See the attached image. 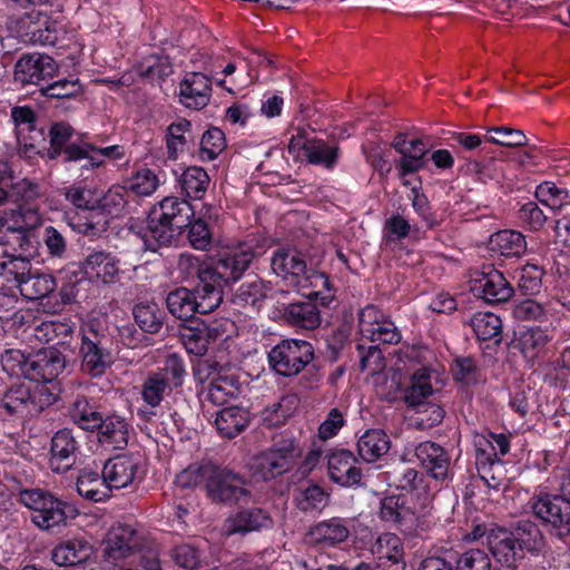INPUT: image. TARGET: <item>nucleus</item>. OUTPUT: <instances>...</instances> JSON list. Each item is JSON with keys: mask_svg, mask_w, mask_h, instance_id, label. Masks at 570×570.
Returning <instances> with one entry per match:
<instances>
[{"mask_svg": "<svg viewBox=\"0 0 570 570\" xmlns=\"http://www.w3.org/2000/svg\"><path fill=\"white\" fill-rule=\"evenodd\" d=\"M56 286L53 276L33 268L28 258L3 250L0 259L1 288H17L24 298L35 301L48 296Z\"/></svg>", "mask_w": 570, "mask_h": 570, "instance_id": "nucleus-1", "label": "nucleus"}, {"mask_svg": "<svg viewBox=\"0 0 570 570\" xmlns=\"http://www.w3.org/2000/svg\"><path fill=\"white\" fill-rule=\"evenodd\" d=\"M272 271L297 291L311 288L307 297L328 301L332 296L323 294L330 292L328 278L317 271L307 268L304 255L295 247H281L271 257Z\"/></svg>", "mask_w": 570, "mask_h": 570, "instance_id": "nucleus-2", "label": "nucleus"}, {"mask_svg": "<svg viewBox=\"0 0 570 570\" xmlns=\"http://www.w3.org/2000/svg\"><path fill=\"white\" fill-rule=\"evenodd\" d=\"M193 216L194 210L187 200L167 196L150 210L148 234L159 245L168 244L190 224Z\"/></svg>", "mask_w": 570, "mask_h": 570, "instance_id": "nucleus-3", "label": "nucleus"}, {"mask_svg": "<svg viewBox=\"0 0 570 570\" xmlns=\"http://www.w3.org/2000/svg\"><path fill=\"white\" fill-rule=\"evenodd\" d=\"M153 540L141 528L118 523L112 525L104 541V558L111 563H118L140 557H150Z\"/></svg>", "mask_w": 570, "mask_h": 570, "instance_id": "nucleus-4", "label": "nucleus"}, {"mask_svg": "<svg viewBox=\"0 0 570 570\" xmlns=\"http://www.w3.org/2000/svg\"><path fill=\"white\" fill-rule=\"evenodd\" d=\"M72 135V128L68 124H55L50 128V157L53 158L60 154L63 148L66 160H87L85 166L98 167L105 160H117L124 157V148L114 145L105 148H97L89 142L69 144L67 141Z\"/></svg>", "mask_w": 570, "mask_h": 570, "instance_id": "nucleus-5", "label": "nucleus"}, {"mask_svg": "<svg viewBox=\"0 0 570 570\" xmlns=\"http://www.w3.org/2000/svg\"><path fill=\"white\" fill-rule=\"evenodd\" d=\"M475 464L480 478L494 490L505 485L507 474L499 456L510 450L509 440L504 434L475 435Z\"/></svg>", "mask_w": 570, "mask_h": 570, "instance_id": "nucleus-6", "label": "nucleus"}, {"mask_svg": "<svg viewBox=\"0 0 570 570\" xmlns=\"http://www.w3.org/2000/svg\"><path fill=\"white\" fill-rule=\"evenodd\" d=\"M19 499L30 510L32 523L41 530L49 531L65 525L71 512L69 505L40 489L23 490Z\"/></svg>", "mask_w": 570, "mask_h": 570, "instance_id": "nucleus-7", "label": "nucleus"}, {"mask_svg": "<svg viewBox=\"0 0 570 570\" xmlns=\"http://www.w3.org/2000/svg\"><path fill=\"white\" fill-rule=\"evenodd\" d=\"M301 455V449L292 439L282 440L271 449L255 454L247 465L258 480H272L287 471L296 458Z\"/></svg>", "mask_w": 570, "mask_h": 570, "instance_id": "nucleus-8", "label": "nucleus"}, {"mask_svg": "<svg viewBox=\"0 0 570 570\" xmlns=\"http://www.w3.org/2000/svg\"><path fill=\"white\" fill-rule=\"evenodd\" d=\"M312 345L303 340H283L268 353L271 367L279 375L294 376L313 360Z\"/></svg>", "mask_w": 570, "mask_h": 570, "instance_id": "nucleus-9", "label": "nucleus"}, {"mask_svg": "<svg viewBox=\"0 0 570 570\" xmlns=\"http://www.w3.org/2000/svg\"><path fill=\"white\" fill-rule=\"evenodd\" d=\"M470 289L474 296L488 303L507 302L513 295V287L492 265L483 266L472 273Z\"/></svg>", "mask_w": 570, "mask_h": 570, "instance_id": "nucleus-10", "label": "nucleus"}, {"mask_svg": "<svg viewBox=\"0 0 570 570\" xmlns=\"http://www.w3.org/2000/svg\"><path fill=\"white\" fill-rule=\"evenodd\" d=\"M104 478L110 489H125L140 482L145 470L139 453L118 454L104 465Z\"/></svg>", "mask_w": 570, "mask_h": 570, "instance_id": "nucleus-11", "label": "nucleus"}, {"mask_svg": "<svg viewBox=\"0 0 570 570\" xmlns=\"http://www.w3.org/2000/svg\"><path fill=\"white\" fill-rule=\"evenodd\" d=\"M55 60L43 53L22 55L14 66V81L24 85L41 86L57 73Z\"/></svg>", "mask_w": 570, "mask_h": 570, "instance_id": "nucleus-12", "label": "nucleus"}, {"mask_svg": "<svg viewBox=\"0 0 570 570\" xmlns=\"http://www.w3.org/2000/svg\"><path fill=\"white\" fill-rule=\"evenodd\" d=\"M534 515L550 524L558 535L570 531V502L558 495H537L530 501Z\"/></svg>", "mask_w": 570, "mask_h": 570, "instance_id": "nucleus-13", "label": "nucleus"}, {"mask_svg": "<svg viewBox=\"0 0 570 570\" xmlns=\"http://www.w3.org/2000/svg\"><path fill=\"white\" fill-rule=\"evenodd\" d=\"M358 330L362 337L373 343L396 344L401 340L394 323L373 305L361 311Z\"/></svg>", "mask_w": 570, "mask_h": 570, "instance_id": "nucleus-14", "label": "nucleus"}, {"mask_svg": "<svg viewBox=\"0 0 570 570\" xmlns=\"http://www.w3.org/2000/svg\"><path fill=\"white\" fill-rule=\"evenodd\" d=\"M206 492L213 501L218 502H239L249 497L240 475L216 465L215 472L206 483Z\"/></svg>", "mask_w": 570, "mask_h": 570, "instance_id": "nucleus-15", "label": "nucleus"}, {"mask_svg": "<svg viewBox=\"0 0 570 570\" xmlns=\"http://www.w3.org/2000/svg\"><path fill=\"white\" fill-rule=\"evenodd\" d=\"M81 367L91 376H98L111 364V354L92 326H83L80 344Z\"/></svg>", "mask_w": 570, "mask_h": 570, "instance_id": "nucleus-16", "label": "nucleus"}, {"mask_svg": "<svg viewBox=\"0 0 570 570\" xmlns=\"http://www.w3.org/2000/svg\"><path fill=\"white\" fill-rule=\"evenodd\" d=\"M487 544L495 561V570H517L523 558L515 538L510 530L492 529L487 535Z\"/></svg>", "mask_w": 570, "mask_h": 570, "instance_id": "nucleus-17", "label": "nucleus"}, {"mask_svg": "<svg viewBox=\"0 0 570 570\" xmlns=\"http://www.w3.org/2000/svg\"><path fill=\"white\" fill-rule=\"evenodd\" d=\"M254 257L253 247L246 244L225 250L220 254L216 265L212 267L213 278H217L222 284L237 282Z\"/></svg>", "mask_w": 570, "mask_h": 570, "instance_id": "nucleus-18", "label": "nucleus"}, {"mask_svg": "<svg viewBox=\"0 0 570 570\" xmlns=\"http://www.w3.org/2000/svg\"><path fill=\"white\" fill-rule=\"evenodd\" d=\"M27 379L38 383H51L66 366V358L55 346L41 348L29 355Z\"/></svg>", "mask_w": 570, "mask_h": 570, "instance_id": "nucleus-19", "label": "nucleus"}, {"mask_svg": "<svg viewBox=\"0 0 570 570\" xmlns=\"http://www.w3.org/2000/svg\"><path fill=\"white\" fill-rule=\"evenodd\" d=\"M288 151L295 157H305L308 163L332 167L337 158V147L318 139H306L302 135L292 137Z\"/></svg>", "mask_w": 570, "mask_h": 570, "instance_id": "nucleus-20", "label": "nucleus"}, {"mask_svg": "<svg viewBox=\"0 0 570 570\" xmlns=\"http://www.w3.org/2000/svg\"><path fill=\"white\" fill-rule=\"evenodd\" d=\"M415 455L434 480L445 482L450 479V456L439 444L422 442L416 446Z\"/></svg>", "mask_w": 570, "mask_h": 570, "instance_id": "nucleus-21", "label": "nucleus"}, {"mask_svg": "<svg viewBox=\"0 0 570 570\" xmlns=\"http://www.w3.org/2000/svg\"><path fill=\"white\" fill-rule=\"evenodd\" d=\"M328 475L332 481L342 487H353L361 483L362 473L357 460L352 452L337 450L327 461Z\"/></svg>", "mask_w": 570, "mask_h": 570, "instance_id": "nucleus-22", "label": "nucleus"}, {"mask_svg": "<svg viewBox=\"0 0 570 570\" xmlns=\"http://www.w3.org/2000/svg\"><path fill=\"white\" fill-rule=\"evenodd\" d=\"M78 441L69 429H62L51 439L50 466L55 472H65L75 463Z\"/></svg>", "mask_w": 570, "mask_h": 570, "instance_id": "nucleus-23", "label": "nucleus"}, {"mask_svg": "<svg viewBox=\"0 0 570 570\" xmlns=\"http://www.w3.org/2000/svg\"><path fill=\"white\" fill-rule=\"evenodd\" d=\"M393 147L401 155L400 176L415 173L425 166L428 147L421 139L406 140L405 136L400 134L394 138Z\"/></svg>", "mask_w": 570, "mask_h": 570, "instance_id": "nucleus-24", "label": "nucleus"}, {"mask_svg": "<svg viewBox=\"0 0 570 570\" xmlns=\"http://www.w3.org/2000/svg\"><path fill=\"white\" fill-rule=\"evenodd\" d=\"M210 91V81L204 73H188L179 86L180 102L190 109H202L208 104Z\"/></svg>", "mask_w": 570, "mask_h": 570, "instance_id": "nucleus-25", "label": "nucleus"}, {"mask_svg": "<svg viewBox=\"0 0 570 570\" xmlns=\"http://www.w3.org/2000/svg\"><path fill=\"white\" fill-rule=\"evenodd\" d=\"M372 554L377 559V568L389 570H404L403 544L401 539L393 533H384L377 538L371 548Z\"/></svg>", "mask_w": 570, "mask_h": 570, "instance_id": "nucleus-26", "label": "nucleus"}, {"mask_svg": "<svg viewBox=\"0 0 570 570\" xmlns=\"http://www.w3.org/2000/svg\"><path fill=\"white\" fill-rule=\"evenodd\" d=\"M273 521L269 514L261 508L242 510L227 518L223 524L226 535L245 533L269 528Z\"/></svg>", "mask_w": 570, "mask_h": 570, "instance_id": "nucleus-27", "label": "nucleus"}, {"mask_svg": "<svg viewBox=\"0 0 570 570\" xmlns=\"http://www.w3.org/2000/svg\"><path fill=\"white\" fill-rule=\"evenodd\" d=\"M82 271L89 281L108 284L118 275L119 262L111 254L96 252L85 259Z\"/></svg>", "mask_w": 570, "mask_h": 570, "instance_id": "nucleus-28", "label": "nucleus"}, {"mask_svg": "<svg viewBox=\"0 0 570 570\" xmlns=\"http://www.w3.org/2000/svg\"><path fill=\"white\" fill-rule=\"evenodd\" d=\"M218 335L217 327L204 322H196L193 325L183 327L180 331V338L186 351L195 355H204L210 343L216 341Z\"/></svg>", "mask_w": 570, "mask_h": 570, "instance_id": "nucleus-29", "label": "nucleus"}, {"mask_svg": "<svg viewBox=\"0 0 570 570\" xmlns=\"http://www.w3.org/2000/svg\"><path fill=\"white\" fill-rule=\"evenodd\" d=\"M436 382L435 372L421 367L414 371L411 375L410 385L403 391V399L409 406H417L431 396L434 391V383Z\"/></svg>", "mask_w": 570, "mask_h": 570, "instance_id": "nucleus-30", "label": "nucleus"}, {"mask_svg": "<svg viewBox=\"0 0 570 570\" xmlns=\"http://www.w3.org/2000/svg\"><path fill=\"white\" fill-rule=\"evenodd\" d=\"M249 412L242 406H227L217 411L215 425L222 436L234 438L249 424Z\"/></svg>", "mask_w": 570, "mask_h": 570, "instance_id": "nucleus-31", "label": "nucleus"}, {"mask_svg": "<svg viewBox=\"0 0 570 570\" xmlns=\"http://www.w3.org/2000/svg\"><path fill=\"white\" fill-rule=\"evenodd\" d=\"M99 430V442L111 449H121L128 443V424L121 416L111 415L102 419Z\"/></svg>", "mask_w": 570, "mask_h": 570, "instance_id": "nucleus-32", "label": "nucleus"}, {"mask_svg": "<svg viewBox=\"0 0 570 570\" xmlns=\"http://www.w3.org/2000/svg\"><path fill=\"white\" fill-rule=\"evenodd\" d=\"M110 485L104 478V472L83 469L77 480L78 493L87 500L100 502L109 498Z\"/></svg>", "mask_w": 570, "mask_h": 570, "instance_id": "nucleus-33", "label": "nucleus"}, {"mask_svg": "<svg viewBox=\"0 0 570 570\" xmlns=\"http://www.w3.org/2000/svg\"><path fill=\"white\" fill-rule=\"evenodd\" d=\"M3 407L10 414L19 415H36L37 409L35 407L31 389L24 384L12 385L3 395Z\"/></svg>", "mask_w": 570, "mask_h": 570, "instance_id": "nucleus-34", "label": "nucleus"}, {"mask_svg": "<svg viewBox=\"0 0 570 570\" xmlns=\"http://www.w3.org/2000/svg\"><path fill=\"white\" fill-rule=\"evenodd\" d=\"M92 547L83 540H70L52 550V561L60 566H75L85 562L92 554Z\"/></svg>", "mask_w": 570, "mask_h": 570, "instance_id": "nucleus-35", "label": "nucleus"}, {"mask_svg": "<svg viewBox=\"0 0 570 570\" xmlns=\"http://www.w3.org/2000/svg\"><path fill=\"white\" fill-rule=\"evenodd\" d=\"M390 450V439L381 430H367L357 441V452L366 462H375Z\"/></svg>", "mask_w": 570, "mask_h": 570, "instance_id": "nucleus-36", "label": "nucleus"}, {"mask_svg": "<svg viewBox=\"0 0 570 570\" xmlns=\"http://www.w3.org/2000/svg\"><path fill=\"white\" fill-rule=\"evenodd\" d=\"M489 248L501 256H520L525 252L527 243L520 232L505 229L491 235Z\"/></svg>", "mask_w": 570, "mask_h": 570, "instance_id": "nucleus-37", "label": "nucleus"}, {"mask_svg": "<svg viewBox=\"0 0 570 570\" xmlns=\"http://www.w3.org/2000/svg\"><path fill=\"white\" fill-rule=\"evenodd\" d=\"M284 316L292 325L306 330L316 328L322 321L321 312L313 301L289 304Z\"/></svg>", "mask_w": 570, "mask_h": 570, "instance_id": "nucleus-38", "label": "nucleus"}, {"mask_svg": "<svg viewBox=\"0 0 570 570\" xmlns=\"http://www.w3.org/2000/svg\"><path fill=\"white\" fill-rule=\"evenodd\" d=\"M350 531L347 527L337 519L320 522L309 532V540L315 543L333 546L347 539Z\"/></svg>", "mask_w": 570, "mask_h": 570, "instance_id": "nucleus-39", "label": "nucleus"}, {"mask_svg": "<svg viewBox=\"0 0 570 570\" xmlns=\"http://www.w3.org/2000/svg\"><path fill=\"white\" fill-rule=\"evenodd\" d=\"M223 284L214 277L212 281H200L195 294L196 313L207 314L217 308L223 301Z\"/></svg>", "mask_w": 570, "mask_h": 570, "instance_id": "nucleus-40", "label": "nucleus"}, {"mask_svg": "<svg viewBox=\"0 0 570 570\" xmlns=\"http://www.w3.org/2000/svg\"><path fill=\"white\" fill-rule=\"evenodd\" d=\"M11 118L17 128V139L20 144V154L27 158H31L38 154L33 144H28L23 137L24 131H32L35 129V114L29 107H14L11 110Z\"/></svg>", "mask_w": 570, "mask_h": 570, "instance_id": "nucleus-41", "label": "nucleus"}, {"mask_svg": "<svg viewBox=\"0 0 570 570\" xmlns=\"http://www.w3.org/2000/svg\"><path fill=\"white\" fill-rule=\"evenodd\" d=\"M552 340L547 328L531 327L522 331L517 338V347L525 358H534Z\"/></svg>", "mask_w": 570, "mask_h": 570, "instance_id": "nucleus-42", "label": "nucleus"}, {"mask_svg": "<svg viewBox=\"0 0 570 570\" xmlns=\"http://www.w3.org/2000/svg\"><path fill=\"white\" fill-rule=\"evenodd\" d=\"M380 517L386 522L409 527L415 521L412 510L405 507L404 500L396 495H390L382 500Z\"/></svg>", "mask_w": 570, "mask_h": 570, "instance_id": "nucleus-43", "label": "nucleus"}, {"mask_svg": "<svg viewBox=\"0 0 570 570\" xmlns=\"http://www.w3.org/2000/svg\"><path fill=\"white\" fill-rule=\"evenodd\" d=\"M178 181L187 197L200 199L208 188L209 176L203 168L191 166L180 174Z\"/></svg>", "mask_w": 570, "mask_h": 570, "instance_id": "nucleus-44", "label": "nucleus"}, {"mask_svg": "<svg viewBox=\"0 0 570 570\" xmlns=\"http://www.w3.org/2000/svg\"><path fill=\"white\" fill-rule=\"evenodd\" d=\"M403 367L397 363L386 372L377 375L373 381L376 393L386 400H395L402 392Z\"/></svg>", "mask_w": 570, "mask_h": 570, "instance_id": "nucleus-45", "label": "nucleus"}, {"mask_svg": "<svg viewBox=\"0 0 570 570\" xmlns=\"http://www.w3.org/2000/svg\"><path fill=\"white\" fill-rule=\"evenodd\" d=\"M166 302L168 311L177 318L189 320L196 313L195 294L185 287L170 292Z\"/></svg>", "mask_w": 570, "mask_h": 570, "instance_id": "nucleus-46", "label": "nucleus"}, {"mask_svg": "<svg viewBox=\"0 0 570 570\" xmlns=\"http://www.w3.org/2000/svg\"><path fill=\"white\" fill-rule=\"evenodd\" d=\"M515 538V543L521 551L528 550L531 553L541 552L544 548V539L539 528L529 521L520 522L518 527L511 531Z\"/></svg>", "mask_w": 570, "mask_h": 570, "instance_id": "nucleus-47", "label": "nucleus"}, {"mask_svg": "<svg viewBox=\"0 0 570 570\" xmlns=\"http://www.w3.org/2000/svg\"><path fill=\"white\" fill-rule=\"evenodd\" d=\"M535 197L552 210H561L570 205V193L551 181L541 183L535 189Z\"/></svg>", "mask_w": 570, "mask_h": 570, "instance_id": "nucleus-48", "label": "nucleus"}, {"mask_svg": "<svg viewBox=\"0 0 570 570\" xmlns=\"http://www.w3.org/2000/svg\"><path fill=\"white\" fill-rule=\"evenodd\" d=\"M215 472L212 462L193 463L176 475L175 482L180 488H193L200 483H207Z\"/></svg>", "mask_w": 570, "mask_h": 570, "instance_id": "nucleus-49", "label": "nucleus"}, {"mask_svg": "<svg viewBox=\"0 0 570 570\" xmlns=\"http://www.w3.org/2000/svg\"><path fill=\"white\" fill-rule=\"evenodd\" d=\"M190 122L186 119L169 125L167 129V149L169 158L176 159L190 140Z\"/></svg>", "mask_w": 570, "mask_h": 570, "instance_id": "nucleus-50", "label": "nucleus"}, {"mask_svg": "<svg viewBox=\"0 0 570 570\" xmlns=\"http://www.w3.org/2000/svg\"><path fill=\"white\" fill-rule=\"evenodd\" d=\"M177 272L183 281H188L194 277H197L199 281H212L214 273L212 266L202 264L196 256L188 253H184L179 256Z\"/></svg>", "mask_w": 570, "mask_h": 570, "instance_id": "nucleus-51", "label": "nucleus"}, {"mask_svg": "<svg viewBox=\"0 0 570 570\" xmlns=\"http://www.w3.org/2000/svg\"><path fill=\"white\" fill-rule=\"evenodd\" d=\"M202 393L205 401L224 405L236 393L235 381L224 376L214 377Z\"/></svg>", "mask_w": 570, "mask_h": 570, "instance_id": "nucleus-52", "label": "nucleus"}, {"mask_svg": "<svg viewBox=\"0 0 570 570\" xmlns=\"http://www.w3.org/2000/svg\"><path fill=\"white\" fill-rule=\"evenodd\" d=\"M155 373L161 376L170 390L181 386L187 375L185 363L177 354L168 355Z\"/></svg>", "mask_w": 570, "mask_h": 570, "instance_id": "nucleus-53", "label": "nucleus"}, {"mask_svg": "<svg viewBox=\"0 0 570 570\" xmlns=\"http://www.w3.org/2000/svg\"><path fill=\"white\" fill-rule=\"evenodd\" d=\"M137 325L147 333H157L163 324L161 312L155 303H140L134 307Z\"/></svg>", "mask_w": 570, "mask_h": 570, "instance_id": "nucleus-54", "label": "nucleus"}, {"mask_svg": "<svg viewBox=\"0 0 570 570\" xmlns=\"http://www.w3.org/2000/svg\"><path fill=\"white\" fill-rule=\"evenodd\" d=\"M72 421L83 430H95L101 424L102 416L85 399H77L71 407Z\"/></svg>", "mask_w": 570, "mask_h": 570, "instance_id": "nucleus-55", "label": "nucleus"}, {"mask_svg": "<svg viewBox=\"0 0 570 570\" xmlns=\"http://www.w3.org/2000/svg\"><path fill=\"white\" fill-rule=\"evenodd\" d=\"M127 196L128 191L125 187L112 186L101 198H98V207L111 217H118L126 209Z\"/></svg>", "mask_w": 570, "mask_h": 570, "instance_id": "nucleus-56", "label": "nucleus"}, {"mask_svg": "<svg viewBox=\"0 0 570 570\" xmlns=\"http://www.w3.org/2000/svg\"><path fill=\"white\" fill-rule=\"evenodd\" d=\"M472 328L478 338L487 341L500 335L501 320L490 312L476 313L471 320Z\"/></svg>", "mask_w": 570, "mask_h": 570, "instance_id": "nucleus-57", "label": "nucleus"}, {"mask_svg": "<svg viewBox=\"0 0 570 570\" xmlns=\"http://www.w3.org/2000/svg\"><path fill=\"white\" fill-rule=\"evenodd\" d=\"M41 197V190L38 184L28 179H22L12 186L11 198L16 203L14 209L36 207L35 202Z\"/></svg>", "mask_w": 570, "mask_h": 570, "instance_id": "nucleus-58", "label": "nucleus"}, {"mask_svg": "<svg viewBox=\"0 0 570 570\" xmlns=\"http://www.w3.org/2000/svg\"><path fill=\"white\" fill-rule=\"evenodd\" d=\"M170 391L171 390L163 381L161 376L153 372L146 377L141 385V397L147 405L156 407Z\"/></svg>", "mask_w": 570, "mask_h": 570, "instance_id": "nucleus-59", "label": "nucleus"}, {"mask_svg": "<svg viewBox=\"0 0 570 570\" xmlns=\"http://www.w3.org/2000/svg\"><path fill=\"white\" fill-rule=\"evenodd\" d=\"M513 314L519 320L544 322L552 316L553 308L550 304H541L533 299H525L514 307Z\"/></svg>", "mask_w": 570, "mask_h": 570, "instance_id": "nucleus-60", "label": "nucleus"}, {"mask_svg": "<svg viewBox=\"0 0 570 570\" xmlns=\"http://www.w3.org/2000/svg\"><path fill=\"white\" fill-rule=\"evenodd\" d=\"M225 136L218 128H210L204 132L199 142V157L202 160H213L225 149Z\"/></svg>", "mask_w": 570, "mask_h": 570, "instance_id": "nucleus-61", "label": "nucleus"}, {"mask_svg": "<svg viewBox=\"0 0 570 570\" xmlns=\"http://www.w3.org/2000/svg\"><path fill=\"white\" fill-rule=\"evenodd\" d=\"M72 332L69 322L45 321L33 328V336L40 343H49L56 338H63Z\"/></svg>", "mask_w": 570, "mask_h": 570, "instance_id": "nucleus-62", "label": "nucleus"}, {"mask_svg": "<svg viewBox=\"0 0 570 570\" xmlns=\"http://www.w3.org/2000/svg\"><path fill=\"white\" fill-rule=\"evenodd\" d=\"M159 185L158 176L148 168L137 170L129 179V189L140 196H150Z\"/></svg>", "mask_w": 570, "mask_h": 570, "instance_id": "nucleus-63", "label": "nucleus"}, {"mask_svg": "<svg viewBox=\"0 0 570 570\" xmlns=\"http://www.w3.org/2000/svg\"><path fill=\"white\" fill-rule=\"evenodd\" d=\"M296 501L303 511L322 510L327 504V494L318 485L311 484L298 492Z\"/></svg>", "mask_w": 570, "mask_h": 570, "instance_id": "nucleus-64", "label": "nucleus"}]
</instances>
